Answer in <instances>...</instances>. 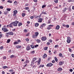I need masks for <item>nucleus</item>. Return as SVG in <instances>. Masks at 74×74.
<instances>
[{
    "label": "nucleus",
    "instance_id": "f257e3e1",
    "mask_svg": "<svg viewBox=\"0 0 74 74\" xmlns=\"http://www.w3.org/2000/svg\"><path fill=\"white\" fill-rule=\"evenodd\" d=\"M19 23V21H15L14 22L12 23V25L14 26H17V24Z\"/></svg>",
    "mask_w": 74,
    "mask_h": 74
},
{
    "label": "nucleus",
    "instance_id": "f03ea898",
    "mask_svg": "<svg viewBox=\"0 0 74 74\" xmlns=\"http://www.w3.org/2000/svg\"><path fill=\"white\" fill-rule=\"evenodd\" d=\"M71 38L70 37H67V43H70V42H71Z\"/></svg>",
    "mask_w": 74,
    "mask_h": 74
},
{
    "label": "nucleus",
    "instance_id": "7ed1b4c3",
    "mask_svg": "<svg viewBox=\"0 0 74 74\" xmlns=\"http://www.w3.org/2000/svg\"><path fill=\"white\" fill-rule=\"evenodd\" d=\"M14 14H13V15L14 16H16V14H17V12H18V11L16 10H14Z\"/></svg>",
    "mask_w": 74,
    "mask_h": 74
},
{
    "label": "nucleus",
    "instance_id": "20e7f679",
    "mask_svg": "<svg viewBox=\"0 0 74 74\" xmlns=\"http://www.w3.org/2000/svg\"><path fill=\"white\" fill-rule=\"evenodd\" d=\"M52 66H53V64L51 63H48L47 65V67H51Z\"/></svg>",
    "mask_w": 74,
    "mask_h": 74
},
{
    "label": "nucleus",
    "instance_id": "39448f33",
    "mask_svg": "<svg viewBox=\"0 0 74 74\" xmlns=\"http://www.w3.org/2000/svg\"><path fill=\"white\" fill-rule=\"evenodd\" d=\"M2 30L4 31V32H7L8 31V30L7 28H2Z\"/></svg>",
    "mask_w": 74,
    "mask_h": 74
},
{
    "label": "nucleus",
    "instance_id": "423d86ee",
    "mask_svg": "<svg viewBox=\"0 0 74 74\" xmlns=\"http://www.w3.org/2000/svg\"><path fill=\"white\" fill-rule=\"evenodd\" d=\"M41 40L42 41H45L47 40V38L45 37H42L41 38Z\"/></svg>",
    "mask_w": 74,
    "mask_h": 74
},
{
    "label": "nucleus",
    "instance_id": "0eeeda50",
    "mask_svg": "<svg viewBox=\"0 0 74 74\" xmlns=\"http://www.w3.org/2000/svg\"><path fill=\"white\" fill-rule=\"evenodd\" d=\"M57 70L58 71H61L62 70V68L59 67L58 69Z\"/></svg>",
    "mask_w": 74,
    "mask_h": 74
},
{
    "label": "nucleus",
    "instance_id": "6e6552de",
    "mask_svg": "<svg viewBox=\"0 0 74 74\" xmlns=\"http://www.w3.org/2000/svg\"><path fill=\"white\" fill-rule=\"evenodd\" d=\"M59 28H60V26L59 25H57L56 28V29L58 30V29H59Z\"/></svg>",
    "mask_w": 74,
    "mask_h": 74
},
{
    "label": "nucleus",
    "instance_id": "1a4fd4ad",
    "mask_svg": "<svg viewBox=\"0 0 74 74\" xmlns=\"http://www.w3.org/2000/svg\"><path fill=\"white\" fill-rule=\"evenodd\" d=\"M26 49L27 51H29V49H30V46H28L27 47Z\"/></svg>",
    "mask_w": 74,
    "mask_h": 74
},
{
    "label": "nucleus",
    "instance_id": "9d476101",
    "mask_svg": "<svg viewBox=\"0 0 74 74\" xmlns=\"http://www.w3.org/2000/svg\"><path fill=\"white\" fill-rule=\"evenodd\" d=\"M39 25V24L38 23H36L35 24V27H38Z\"/></svg>",
    "mask_w": 74,
    "mask_h": 74
},
{
    "label": "nucleus",
    "instance_id": "9b49d317",
    "mask_svg": "<svg viewBox=\"0 0 74 74\" xmlns=\"http://www.w3.org/2000/svg\"><path fill=\"white\" fill-rule=\"evenodd\" d=\"M47 56V54H45L44 56H43V59H45L46 57Z\"/></svg>",
    "mask_w": 74,
    "mask_h": 74
},
{
    "label": "nucleus",
    "instance_id": "f8f14e48",
    "mask_svg": "<svg viewBox=\"0 0 74 74\" xmlns=\"http://www.w3.org/2000/svg\"><path fill=\"white\" fill-rule=\"evenodd\" d=\"M9 27H13V26H12V23H11L9 25Z\"/></svg>",
    "mask_w": 74,
    "mask_h": 74
},
{
    "label": "nucleus",
    "instance_id": "ddd939ff",
    "mask_svg": "<svg viewBox=\"0 0 74 74\" xmlns=\"http://www.w3.org/2000/svg\"><path fill=\"white\" fill-rule=\"evenodd\" d=\"M63 63V62H59V65H60V66H62Z\"/></svg>",
    "mask_w": 74,
    "mask_h": 74
},
{
    "label": "nucleus",
    "instance_id": "4468645a",
    "mask_svg": "<svg viewBox=\"0 0 74 74\" xmlns=\"http://www.w3.org/2000/svg\"><path fill=\"white\" fill-rule=\"evenodd\" d=\"M42 19L40 18L39 19V21H38V22L41 23L42 22Z\"/></svg>",
    "mask_w": 74,
    "mask_h": 74
},
{
    "label": "nucleus",
    "instance_id": "2eb2a0df",
    "mask_svg": "<svg viewBox=\"0 0 74 74\" xmlns=\"http://www.w3.org/2000/svg\"><path fill=\"white\" fill-rule=\"evenodd\" d=\"M32 38H37V36H36V35H35V34H33L32 35Z\"/></svg>",
    "mask_w": 74,
    "mask_h": 74
},
{
    "label": "nucleus",
    "instance_id": "dca6fc26",
    "mask_svg": "<svg viewBox=\"0 0 74 74\" xmlns=\"http://www.w3.org/2000/svg\"><path fill=\"white\" fill-rule=\"evenodd\" d=\"M36 41H37L38 43H40V42H41V40L40 39H37L36 40Z\"/></svg>",
    "mask_w": 74,
    "mask_h": 74
},
{
    "label": "nucleus",
    "instance_id": "f3484780",
    "mask_svg": "<svg viewBox=\"0 0 74 74\" xmlns=\"http://www.w3.org/2000/svg\"><path fill=\"white\" fill-rule=\"evenodd\" d=\"M22 23H19L18 24V26H22Z\"/></svg>",
    "mask_w": 74,
    "mask_h": 74
},
{
    "label": "nucleus",
    "instance_id": "a211bd4d",
    "mask_svg": "<svg viewBox=\"0 0 74 74\" xmlns=\"http://www.w3.org/2000/svg\"><path fill=\"white\" fill-rule=\"evenodd\" d=\"M34 62H33V61H32L31 62V66H33V65H34Z\"/></svg>",
    "mask_w": 74,
    "mask_h": 74
},
{
    "label": "nucleus",
    "instance_id": "6ab92c4d",
    "mask_svg": "<svg viewBox=\"0 0 74 74\" xmlns=\"http://www.w3.org/2000/svg\"><path fill=\"white\" fill-rule=\"evenodd\" d=\"M40 62H41V59H39V60H38V61H37V62L39 64H40Z\"/></svg>",
    "mask_w": 74,
    "mask_h": 74
},
{
    "label": "nucleus",
    "instance_id": "aec40b11",
    "mask_svg": "<svg viewBox=\"0 0 74 74\" xmlns=\"http://www.w3.org/2000/svg\"><path fill=\"white\" fill-rule=\"evenodd\" d=\"M67 8H65L64 9V10H63V12H65L66 11V10H67Z\"/></svg>",
    "mask_w": 74,
    "mask_h": 74
},
{
    "label": "nucleus",
    "instance_id": "412c9836",
    "mask_svg": "<svg viewBox=\"0 0 74 74\" xmlns=\"http://www.w3.org/2000/svg\"><path fill=\"white\" fill-rule=\"evenodd\" d=\"M35 34L36 36L37 37L38 35V34H38V32H35Z\"/></svg>",
    "mask_w": 74,
    "mask_h": 74
},
{
    "label": "nucleus",
    "instance_id": "4be33fe9",
    "mask_svg": "<svg viewBox=\"0 0 74 74\" xmlns=\"http://www.w3.org/2000/svg\"><path fill=\"white\" fill-rule=\"evenodd\" d=\"M16 48H21V46H16Z\"/></svg>",
    "mask_w": 74,
    "mask_h": 74
},
{
    "label": "nucleus",
    "instance_id": "5701e85b",
    "mask_svg": "<svg viewBox=\"0 0 74 74\" xmlns=\"http://www.w3.org/2000/svg\"><path fill=\"white\" fill-rule=\"evenodd\" d=\"M9 35H14V33L12 32H9Z\"/></svg>",
    "mask_w": 74,
    "mask_h": 74
},
{
    "label": "nucleus",
    "instance_id": "b1692460",
    "mask_svg": "<svg viewBox=\"0 0 74 74\" xmlns=\"http://www.w3.org/2000/svg\"><path fill=\"white\" fill-rule=\"evenodd\" d=\"M44 67V65H40L39 67V68H40V67Z\"/></svg>",
    "mask_w": 74,
    "mask_h": 74
},
{
    "label": "nucleus",
    "instance_id": "393cba45",
    "mask_svg": "<svg viewBox=\"0 0 74 74\" xmlns=\"http://www.w3.org/2000/svg\"><path fill=\"white\" fill-rule=\"evenodd\" d=\"M19 44L18 42L16 41L14 43V45H15V44Z\"/></svg>",
    "mask_w": 74,
    "mask_h": 74
},
{
    "label": "nucleus",
    "instance_id": "a878e982",
    "mask_svg": "<svg viewBox=\"0 0 74 74\" xmlns=\"http://www.w3.org/2000/svg\"><path fill=\"white\" fill-rule=\"evenodd\" d=\"M55 58V61L56 62H58V59H57V58H56V57H55L54 58Z\"/></svg>",
    "mask_w": 74,
    "mask_h": 74
},
{
    "label": "nucleus",
    "instance_id": "bb28decb",
    "mask_svg": "<svg viewBox=\"0 0 74 74\" xmlns=\"http://www.w3.org/2000/svg\"><path fill=\"white\" fill-rule=\"evenodd\" d=\"M7 2H8V3H12V1L10 0L8 1Z\"/></svg>",
    "mask_w": 74,
    "mask_h": 74
},
{
    "label": "nucleus",
    "instance_id": "cd10ccee",
    "mask_svg": "<svg viewBox=\"0 0 74 74\" xmlns=\"http://www.w3.org/2000/svg\"><path fill=\"white\" fill-rule=\"evenodd\" d=\"M11 41L10 39H8L7 40V43H9L10 42V41Z\"/></svg>",
    "mask_w": 74,
    "mask_h": 74
},
{
    "label": "nucleus",
    "instance_id": "c85d7f7f",
    "mask_svg": "<svg viewBox=\"0 0 74 74\" xmlns=\"http://www.w3.org/2000/svg\"><path fill=\"white\" fill-rule=\"evenodd\" d=\"M14 5H16V4H17V1H15L14 2Z\"/></svg>",
    "mask_w": 74,
    "mask_h": 74
},
{
    "label": "nucleus",
    "instance_id": "c756f323",
    "mask_svg": "<svg viewBox=\"0 0 74 74\" xmlns=\"http://www.w3.org/2000/svg\"><path fill=\"white\" fill-rule=\"evenodd\" d=\"M36 58H34L33 59V62H34V61H36Z\"/></svg>",
    "mask_w": 74,
    "mask_h": 74
},
{
    "label": "nucleus",
    "instance_id": "7c9ffc66",
    "mask_svg": "<svg viewBox=\"0 0 74 74\" xmlns=\"http://www.w3.org/2000/svg\"><path fill=\"white\" fill-rule=\"evenodd\" d=\"M3 69H8V67L6 66H3Z\"/></svg>",
    "mask_w": 74,
    "mask_h": 74
},
{
    "label": "nucleus",
    "instance_id": "2f4dec72",
    "mask_svg": "<svg viewBox=\"0 0 74 74\" xmlns=\"http://www.w3.org/2000/svg\"><path fill=\"white\" fill-rule=\"evenodd\" d=\"M29 63V61L26 60L25 62H24V63L25 64H26V63Z\"/></svg>",
    "mask_w": 74,
    "mask_h": 74
},
{
    "label": "nucleus",
    "instance_id": "473e14b6",
    "mask_svg": "<svg viewBox=\"0 0 74 74\" xmlns=\"http://www.w3.org/2000/svg\"><path fill=\"white\" fill-rule=\"evenodd\" d=\"M25 15L26 14L25 13H23L22 14V16L23 17H24V16H25Z\"/></svg>",
    "mask_w": 74,
    "mask_h": 74
},
{
    "label": "nucleus",
    "instance_id": "72a5a7b5",
    "mask_svg": "<svg viewBox=\"0 0 74 74\" xmlns=\"http://www.w3.org/2000/svg\"><path fill=\"white\" fill-rule=\"evenodd\" d=\"M11 10V8H7L6 9V10H7V11H10Z\"/></svg>",
    "mask_w": 74,
    "mask_h": 74
},
{
    "label": "nucleus",
    "instance_id": "f704fd0d",
    "mask_svg": "<svg viewBox=\"0 0 74 74\" xmlns=\"http://www.w3.org/2000/svg\"><path fill=\"white\" fill-rule=\"evenodd\" d=\"M53 26V25H49V27L50 28V29H51V28Z\"/></svg>",
    "mask_w": 74,
    "mask_h": 74
},
{
    "label": "nucleus",
    "instance_id": "c9c22d12",
    "mask_svg": "<svg viewBox=\"0 0 74 74\" xmlns=\"http://www.w3.org/2000/svg\"><path fill=\"white\" fill-rule=\"evenodd\" d=\"M42 25L44 27V26H45L46 24L45 23H43Z\"/></svg>",
    "mask_w": 74,
    "mask_h": 74
},
{
    "label": "nucleus",
    "instance_id": "e433bc0d",
    "mask_svg": "<svg viewBox=\"0 0 74 74\" xmlns=\"http://www.w3.org/2000/svg\"><path fill=\"white\" fill-rule=\"evenodd\" d=\"M29 7H25L24 8V9H25V10H29Z\"/></svg>",
    "mask_w": 74,
    "mask_h": 74
},
{
    "label": "nucleus",
    "instance_id": "4c0bfd02",
    "mask_svg": "<svg viewBox=\"0 0 74 74\" xmlns=\"http://www.w3.org/2000/svg\"><path fill=\"white\" fill-rule=\"evenodd\" d=\"M59 56L60 57H62V53L59 54Z\"/></svg>",
    "mask_w": 74,
    "mask_h": 74
},
{
    "label": "nucleus",
    "instance_id": "58836bf2",
    "mask_svg": "<svg viewBox=\"0 0 74 74\" xmlns=\"http://www.w3.org/2000/svg\"><path fill=\"white\" fill-rule=\"evenodd\" d=\"M49 42L51 43L52 42V40L51 39H50L49 40Z\"/></svg>",
    "mask_w": 74,
    "mask_h": 74
},
{
    "label": "nucleus",
    "instance_id": "ea45409f",
    "mask_svg": "<svg viewBox=\"0 0 74 74\" xmlns=\"http://www.w3.org/2000/svg\"><path fill=\"white\" fill-rule=\"evenodd\" d=\"M54 2H55L56 3H57L58 2V0H55Z\"/></svg>",
    "mask_w": 74,
    "mask_h": 74
},
{
    "label": "nucleus",
    "instance_id": "a19ab883",
    "mask_svg": "<svg viewBox=\"0 0 74 74\" xmlns=\"http://www.w3.org/2000/svg\"><path fill=\"white\" fill-rule=\"evenodd\" d=\"M47 49H48V47H45L44 49L45 51H46V50H47Z\"/></svg>",
    "mask_w": 74,
    "mask_h": 74
},
{
    "label": "nucleus",
    "instance_id": "79ce46f5",
    "mask_svg": "<svg viewBox=\"0 0 74 74\" xmlns=\"http://www.w3.org/2000/svg\"><path fill=\"white\" fill-rule=\"evenodd\" d=\"M45 7H46V5H44L42 6V8H45Z\"/></svg>",
    "mask_w": 74,
    "mask_h": 74
},
{
    "label": "nucleus",
    "instance_id": "37998d69",
    "mask_svg": "<svg viewBox=\"0 0 74 74\" xmlns=\"http://www.w3.org/2000/svg\"><path fill=\"white\" fill-rule=\"evenodd\" d=\"M65 27H67V28H69V25H66Z\"/></svg>",
    "mask_w": 74,
    "mask_h": 74
},
{
    "label": "nucleus",
    "instance_id": "c03bdc74",
    "mask_svg": "<svg viewBox=\"0 0 74 74\" xmlns=\"http://www.w3.org/2000/svg\"><path fill=\"white\" fill-rule=\"evenodd\" d=\"M38 45H36L34 46V47L35 48H37V47H38Z\"/></svg>",
    "mask_w": 74,
    "mask_h": 74
},
{
    "label": "nucleus",
    "instance_id": "a18cd8bd",
    "mask_svg": "<svg viewBox=\"0 0 74 74\" xmlns=\"http://www.w3.org/2000/svg\"><path fill=\"white\" fill-rule=\"evenodd\" d=\"M42 14H47V13L42 12Z\"/></svg>",
    "mask_w": 74,
    "mask_h": 74
},
{
    "label": "nucleus",
    "instance_id": "49530a36",
    "mask_svg": "<svg viewBox=\"0 0 74 74\" xmlns=\"http://www.w3.org/2000/svg\"><path fill=\"white\" fill-rule=\"evenodd\" d=\"M14 57V55L11 56L10 58H13Z\"/></svg>",
    "mask_w": 74,
    "mask_h": 74
},
{
    "label": "nucleus",
    "instance_id": "de8ad7c7",
    "mask_svg": "<svg viewBox=\"0 0 74 74\" xmlns=\"http://www.w3.org/2000/svg\"><path fill=\"white\" fill-rule=\"evenodd\" d=\"M34 51H32L31 52V53H32V54H34Z\"/></svg>",
    "mask_w": 74,
    "mask_h": 74
},
{
    "label": "nucleus",
    "instance_id": "09e8293b",
    "mask_svg": "<svg viewBox=\"0 0 74 74\" xmlns=\"http://www.w3.org/2000/svg\"><path fill=\"white\" fill-rule=\"evenodd\" d=\"M31 47L32 48V49H33L34 48V46H33V45H31Z\"/></svg>",
    "mask_w": 74,
    "mask_h": 74
},
{
    "label": "nucleus",
    "instance_id": "8fccbe9b",
    "mask_svg": "<svg viewBox=\"0 0 74 74\" xmlns=\"http://www.w3.org/2000/svg\"><path fill=\"white\" fill-rule=\"evenodd\" d=\"M25 40L27 41H29V39H27V38L26 39H25Z\"/></svg>",
    "mask_w": 74,
    "mask_h": 74
},
{
    "label": "nucleus",
    "instance_id": "3c124183",
    "mask_svg": "<svg viewBox=\"0 0 74 74\" xmlns=\"http://www.w3.org/2000/svg\"><path fill=\"white\" fill-rule=\"evenodd\" d=\"M0 49H3V47L1 46V47H0Z\"/></svg>",
    "mask_w": 74,
    "mask_h": 74
},
{
    "label": "nucleus",
    "instance_id": "603ef678",
    "mask_svg": "<svg viewBox=\"0 0 74 74\" xmlns=\"http://www.w3.org/2000/svg\"><path fill=\"white\" fill-rule=\"evenodd\" d=\"M4 14H5V15H6V14H7V12H4Z\"/></svg>",
    "mask_w": 74,
    "mask_h": 74
},
{
    "label": "nucleus",
    "instance_id": "864d4df0",
    "mask_svg": "<svg viewBox=\"0 0 74 74\" xmlns=\"http://www.w3.org/2000/svg\"><path fill=\"white\" fill-rule=\"evenodd\" d=\"M69 51H70V52H71V49L69 48Z\"/></svg>",
    "mask_w": 74,
    "mask_h": 74
},
{
    "label": "nucleus",
    "instance_id": "5fc2aeb1",
    "mask_svg": "<svg viewBox=\"0 0 74 74\" xmlns=\"http://www.w3.org/2000/svg\"><path fill=\"white\" fill-rule=\"evenodd\" d=\"M4 7L2 6H0V8L1 9H3Z\"/></svg>",
    "mask_w": 74,
    "mask_h": 74
},
{
    "label": "nucleus",
    "instance_id": "6e6d98bb",
    "mask_svg": "<svg viewBox=\"0 0 74 74\" xmlns=\"http://www.w3.org/2000/svg\"><path fill=\"white\" fill-rule=\"evenodd\" d=\"M10 73H12V72H13V70H10Z\"/></svg>",
    "mask_w": 74,
    "mask_h": 74
},
{
    "label": "nucleus",
    "instance_id": "4d7b16f0",
    "mask_svg": "<svg viewBox=\"0 0 74 74\" xmlns=\"http://www.w3.org/2000/svg\"><path fill=\"white\" fill-rule=\"evenodd\" d=\"M55 60H54L52 61V63H55Z\"/></svg>",
    "mask_w": 74,
    "mask_h": 74
},
{
    "label": "nucleus",
    "instance_id": "13d9d810",
    "mask_svg": "<svg viewBox=\"0 0 74 74\" xmlns=\"http://www.w3.org/2000/svg\"><path fill=\"white\" fill-rule=\"evenodd\" d=\"M47 45H50V43H49V42H47Z\"/></svg>",
    "mask_w": 74,
    "mask_h": 74
},
{
    "label": "nucleus",
    "instance_id": "bf43d9fd",
    "mask_svg": "<svg viewBox=\"0 0 74 74\" xmlns=\"http://www.w3.org/2000/svg\"><path fill=\"white\" fill-rule=\"evenodd\" d=\"M73 69H69V71L70 72H72L73 71Z\"/></svg>",
    "mask_w": 74,
    "mask_h": 74
},
{
    "label": "nucleus",
    "instance_id": "052dcab7",
    "mask_svg": "<svg viewBox=\"0 0 74 74\" xmlns=\"http://www.w3.org/2000/svg\"><path fill=\"white\" fill-rule=\"evenodd\" d=\"M54 47L55 48H58V45H56Z\"/></svg>",
    "mask_w": 74,
    "mask_h": 74
},
{
    "label": "nucleus",
    "instance_id": "680f3d73",
    "mask_svg": "<svg viewBox=\"0 0 74 74\" xmlns=\"http://www.w3.org/2000/svg\"><path fill=\"white\" fill-rule=\"evenodd\" d=\"M68 1V2H71V1H73V0H69Z\"/></svg>",
    "mask_w": 74,
    "mask_h": 74
},
{
    "label": "nucleus",
    "instance_id": "e2e57ef3",
    "mask_svg": "<svg viewBox=\"0 0 74 74\" xmlns=\"http://www.w3.org/2000/svg\"><path fill=\"white\" fill-rule=\"evenodd\" d=\"M51 28L49 27H48L47 28V29H48V30H50V29H51Z\"/></svg>",
    "mask_w": 74,
    "mask_h": 74
},
{
    "label": "nucleus",
    "instance_id": "0e129e2a",
    "mask_svg": "<svg viewBox=\"0 0 74 74\" xmlns=\"http://www.w3.org/2000/svg\"><path fill=\"white\" fill-rule=\"evenodd\" d=\"M3 59H6V57L5 56H4L3 58Z\"/></svg>",
    "mask_w": 74,
    "mask_h": 74
},
{
    "label": "nucleus",
    "instance_id": "69168bd1",
    "mask_svg": "<svg viewBox=\"0 0 74 74\" xmlns=\"http://www.w3.org/2000/svg\"><path fill=\"white\" fill-rule=\"evenodd\" d=\"M48 23H51V21L50 20H49V21L48 22Z\"/></svg>",
    "mask_w": 74,
    "mask_h": 74
},
{
    "label": "nucleus",
    "instance_id": "338daca9",
    "mask_svg": "<svg viewBox=\"0 0 74 74\" xmlns=\"http://www.w3.org/2000/svg\"><path fill=\"white\" fill-rule=\"evenodd\" d=\"M71 56H72V57H73V58H74V54H72L71 55Z\"/></svg>",
    "mask_w": 74,
    "mask_h": 74
},
{
    "label": "nucleus",
    "instance_id": "774afa93",
    "mask_svg": "<svg viewBox=\"0 0 74 74\" xmlns=\"http://www.w3.org/2000/svg\"><path fill=\"white\" fill-rule=\"evenodd\" d=\"M2 74H5V72L4 71L2 72Z\"/></svg>",
    "mask_w": 74,
    "mask_h": 74
}]
</instances>
